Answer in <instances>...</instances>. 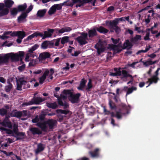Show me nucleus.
Returning a JSON list of instances; mask_svg holds the SVG:
<instances>
[{
    "label": "nucleus",
    "instance_id": "obj_52",
    "mask_svg": "<svg viewBox=\"0 0 160 160\" xmlns=\"http://www.w3.org/2000/svg\"><path fill=\"white\" fill-rule=\"evenodd\" d=\"M152 61L149 60L146 62L142 61L143 65L146 67H147L150 65H152Z\"/></svg>",
    "mask_w": 160,
    "mask_h": 160
},
{
    "label": "nucleus",
    "instance_id": "obj_43",
    "mask_svg": "<svg viewBox=\"0 0 160 160\" xmlns=\"http://www.w3.org/2000/svg\"><path fill=\"white\" fill-rule=\"evenodd\" d=\"M109 104L111 109L116 110L117 109V106L111 100L109 101Z\"/></svg>",
    "mask_w": 160,
    "mask_h": 160
},
{
    "label": "nucleus",
    "instance_id": "obj_12",
    "mask_svg": "<svg viewBox=\"0 0 160 160\" xmlns=\"http://www.w3.org/2000/svg\"><path fill=\"white\" fill-rule=\"evenodd\" d=\"M46 122L50 130H52L53 129L57 123L56 120L53 119H48L46 121Z\"/></svg>",
    "mask_w": 160,
    "mask_h": 160
},
{
    "label": "nucleus",
    "instance_id": "obj_60",
    "mask_svg": "<svg viewBox=\"0 0 160 160\" xmlns=\"http://www.w3.org/2000/svg\"><path fill=\"white\" fill-rule=\"evenodd\" d=\"M46 78L42 76L40 77L39 78V82L40 84H42L44 81L46 79Z\"/></svg>",
    "mask_w": 160,
    "mask_h": 160
},
{
    "label": "nucleus",
    "instance_id": "obj_58",
    "mask_svg": "<svg viewBox=\"0 0 160 160\" xmlns=\"http://www.w3.org/2000/svg\"><path fill=\"white\" fill-rule=\"evenodd\" d=\"M55 7L56 8V10H59L62 9V5H63V4H62L61 5V4H56L54 5Z\"/></svg>",
    "mask_w": 160,
    "mask_h": 160
},
{
    "label": "nucleus",
    "instance_id": "obj_10",
    "mask_svg": "<svg viewBox=\"0 0 160 160\" xmlns=\"http://www.w3.org/2000/svg\"><path fill=\"white\" fill-rule=\"evenodd\" d=\"M54 48V42L53 41H45L43 42L41 45V48L45 49L48 48Z\"/></svg>",
    "mask_w": 160,
    "mask_h": 160
},
{
    "label": "nucleus",
    "instance_id": "obj_1",
    "mask_svg": "<svg viewBox=\"0 0 160 160\" xmlns=\"http://www.w3.org/2000/svg\"><path fill=\"white\" fill-rule=\"evenodd\" d=\"M124 18H116L112 21H106V24L109 27L110 32H113L114 31L117 34L120 33L121 29L118 25V24L119 21H124Z\"/></svg>",
    "mask_w": 160,
    "mask_h": 160
},
{
    "label": "nucleus",
    "instance_id": "obj_33",
    "mask_svg": "<svg viewBox=\"0 0 160 160\" xmlns=\"http://www.w3.org/2000/svg\"><path fill=\"white\" fill-rule=\"evenodd\" d=\"M94 48L95 49L97 50V52L98 55L104 52L105 51V48L103 47H100V46L99 45H97V44H96L94 46Z\"/></svg>",
    "mask_w": 160,
    "mask_h": 160
},
{
    "label": "nucleus",
    "instance_id": "obj_29",
    "mask_svg": "<svg viewBox=\"0 0 160 160\" xmlns=\"http://www.w3.org/2000/svg\"><path fill=\"white\" fill-rule=\"evenodd\" d=\"M88 37L89 38H92L97 35V33L95 28L89 30L88 32Z\"/></svg>",
    "mask_w": 160,
    "mask_h": 160
},
{
    "label": "nucleus",
    "instance_id": "obj_32",
    "mask_svg": "<svg viewBox=\"0 0 160 160\" xmlns=\"http://www.w3.org/2000/svg\"><path fill=\"white\" fill-rule=\"evenodd\" d=\"M96 30L99 32L104 34L107 33L109 31L108 29L102 26H100L99 28H97Z\"/></svg>",
    "mask_w": 160,
    "mask_h": 160
},
{
    "label": "nucleus",
    "instance_id": "obj_49",
    "mask_svg": "<svg viewBox=\"0 0 160 160\" xmlns=\"http://www.w3.org/2000/svg\"><path fill=\"white\" fill-rule=\"evenodd\" d=\"M7 113V110L4 108L0 109V115L2 116L6 115Z\"/></svg>",
    "mask_w": 160,
    "mask_h": 160
},
{
    "label": "nucleus",
    "instance_id": "obj_41",
    "mask_svg": "<svg viewBox=\"0 0 160 160\" xmlns=\"http://www.w3.org/2000/svg\"><path fill=\"white\" fill-rule=\"evenodd\" d=\"M18 12L17 8H12L10 11V13L11 15L15 16L17 15Z\"/></svg>",
    "mask_w": 160,
    "mask_h": 160
},
{
    "label": "nucleus",
    "instance_id": "obj_27",
    "mask_svg": "<svg viewBox=\"0 0 160 160\" xmlns=\"http://www.w3.org/2000/svg\"><path fill=\"white\" fill-rule=\"evenodd\" d=\"M12 114V117H15L19 118L22 116V112L21 111H17L16 110L13 111Z\"/></svg>",
    "mask_w": 160,
    "mask_h": 160
},
{
    "label": "nucleus",
    "instance_id": "obj_47",
    "mask_svg": "<svg viewBox=\"0 0 160 160\" xmlns=\"http://www.w3.org/2000/svg\"><path fill=\"white\" fill-rule=\"evenodd\" d=\"M12 87L13 86L12 84L10 82H9V85L6 86L5 87V89L6 92H9L12 88Z\"/></svg>",
    "mask_w": 160,
    "mask_h": 160
},
{
    "label": "nucleus",
    "instance_id": "obj_21",
    "mask_svg": "<svg viewBox=\"0 0 160 160\" xmlns=\"http://www.w3.org/2000/svg\"><path fill=\"white\" fill-rule=\"evenodd\" d=\"M4 7L5 8H7L9 10L14 3V2L12 0H4Z\"/></svg>",
    "mask_w": 160,
    "mask_h": 160
},
{
    "label": "nucleus",
    "instance_id": "obj_42",
    "mask_svg": "<svg viewBox=\"0 0 160 160\" xmlns=\"http://www.w3.org/2000/svg\"><path fill=\"white\" fill-rule=\"evenodd\" d=\"M9 10L7 8H5L2 12H0V17L7 15L9 13Z\"/></svg>",
    "mask_w": 160,
    "mask_h": 160
},
{
    "label": "nucleus",
    "instance_id": "obj_30",
    "mask_svg": "<svg viewBox=\"0 0 160 160\" xmlns=\"http://www.w3.org/2000/svg\"><path fill=\"white\" fill-rule=\"evenodd\" d=\"M9 54L8 53L4 54L3 55V54H1L2 63H6L8 62L9 59L8 55Z\"/></svg>",
    "mask_w": 160,
    "mask_h": 160
},
{
    "label": "nucleus",
    "instance_id": "obj_23",
    "mask_svg": "<svg viewBox=\"0 0 160 160\" xmlns=\"http://www.w3.org/2000/svg\"><path fill=\"white\" fill-rule=\"evenodd\" d=\"M87 82V80L84 78L82 79L80 82L79 86L77 87V89L79 90H83Z\"/></svg>",
    "mask_w": 160,
    "mask_h": 160
},
{
    "label": "nucleus",
    "instance_id": "obj_13",
    "mask_svg": "<svg viewBox=\"0 0 160 160\" xmlns=\"http://www.w3.org/2000/svg\"><path fill=\"white\" fill-rule=\"evenodd\" d=\"M51 54L49 52H44L39 54L38 59L39 61H43L47 58H49Z\"/></svg>",
    "mask_w": 160,
    "mask_h": 160
},
{
    "label": "nucleus",
    "instance_id": "obj_26",
    "mask_svg": "<svg viewBox=\"0 0 160 160\" xmlns=\"http://www.w3.org/2000/svg\"><path fill=\"white\" fill-rule=\"evenodd\" d=\"M159 80V78L158 77L153 76L151 78L148 79L149 81V84L148 86H147V87H148L152 83H156Z\"/></svg>",
    "mask_w": 160,
    "mask_h": 160
},
{
    "label": "nucleus",
    "instance_id": "obj_2",
    "mask_svg": "<svg viewBox=\"0 0 160 160\" xmlns=\"http://www.w3.org/2000/svg\"><path fill=\"white\" fill-rule=\"evenodd\" d=\"M63 92L64 94L68 95V99L72 103L79 102L80 97L81 96L80 93H78L75 94H74L70 90H64Z\"/></svg>",
    "mask_w": 160,
    "mask_h": 160
},
{
    "label": "nucleus",
    "instance_id": "obj_38",
    "mask_svg": "<svg viewBox=\"0 0 160 160\" xmlns=\"http://www.w3.org/2000/svg\"><path fill=\"white\" fill-rule=\"evenodd\" d=\"M61 43L63 45H64L65 43L69 42V37L68 36H64L61 38Z\"/></svg>",
    "mask_w": 160,
    "mask_h": 160
},
{
    "label": "nucleus",
    "instance_id": "obj_25",
    "mask_svg": "<svg viewBox=\"0 0 160 160\" xmlns=\"http://www.w3.org/2000/svg\"><path fill=\"white\" fill-rule=\"evenodd\" d=\"M28 15L26 12H23L18 17L17 21L18 23H20L23 21L27 17Z\"/></svg>",
    "mask_w": 160,
    "mask_h": 160
},
{
    "label": "nucleus",
    "instance_id": "obj_45",
    "mask_svg": "<svg viewBox=\"0 0 160 160\" xmlns=\"http://www.w3.org/2000/svg\"><path fill=\"white\" fill-rule=\"evenodd\" d=\"M54 96L56 98H57L58 99V104L59 105H63V103L61 101V99L59 97V96L58 95V94L57 93H54Z\"/></svg>",
    "mask_w": 160,
    "mask_h": 160
},
{
    "label": "nucleus",
    "instance_id": "obj_35",
    "mask_svg": "<svg viewBox=\"0 0 160 160\" xmlns=\"http://www.w3.org/2000/svg\"><path fill=\"white\" fill-rule=\"evenodd\" d=\"M40 34H38V32H36L33 33L32 34L29 36L25 39L26 41H28L31 40L32 38L35 37H37Z\"/></svg>",
    "mask_w": 160,
    "mask_h": 160
},
{
    "label": "nucleus",
    "instance_id": "obj_36",
    "mask_svg": "<svg viewBox=\"0 0 160 160\" xmlns=\"http://www.w3.org/2000/svg\"><path fill=\"white\" fill-rule=\"evenodd\" d=\"M27 5L26 3L23 4L19 5L17 7V9L18 12H21L24 11L27 8Z\"/></svg>",
    "mask_w": 160,
    "mask_h": 160
},
{
    "label": "nucleus",
    "instance_id": "obj_14",
    "mask_svg": "<svg viewBox=\"0 0 160 160\" xmlns=\"http://www.w3.org/2000/svg\"><path fill=\"white\" fill-rule=\"evenodd\" d=\"M100 150L98 148H96L93 151H90L88 152V154L92 158H98L99 156Z\"/></svg>",
    "mask_w": 160,
    "mask_h": 160
},
{
    "label": "nucleus",
    "instance_id": "obj_62",
    "mask_svg": "<svg viewBox=\"0 0 160 160\" xmlns=\"http://www.w3.org/2000/svg\"><path fill=\"white\" fill-rule=\"evenodd\" d=\"M103 111L105 115H108L111 113V112L110 111H108L106 109L105 107H103Z\"/></svg>",
    "mask_w": 160,
    "mask_h": 160
},
{
    "label": "nucleus",
    "instance_id": "obj_56",
    "mask_svg": "<svg viewBox=\"0 0 160 160\" xmlns=\"http://www.w3.org/2000/svg\"><path fill=\"white\" fill-rule=\"evenodd\" d=\"M0 151L3 152L4 154L6 155L7 156H10L11 155L13 154V152H9L8 153L6 151H5L2 150L0 149Z\"/></svg>",
    "mask_w": 160,
    "mask_h": 160
},
{
    "label": "nucleus",
    "instance_id": "obj_40",
    "mask_svg": "<svg viewBox=\"0 0 160 160\" xmlns=\"http://www.w3.org/2000/svg\"><path fill=\"white\" fill-rule=\"evenodd\" d=\"M137 89V88L136 87L132 86L131 88H128V90L127 92L126 96L128 95L129 94L133 92V91H136Z\"/></svg>",
    "mask_w": 160,
    "mask_h": 160
},
{
    "label": "nucleus",
    "instance_id": "obj_28",
    "mask_svg": "<svg viewBox=\"0 0 160 160\" xmlns=\"http://www.w3.org/2000/svg\"><path fill=\"white\" fill-rule=\"evenodd\" d=\"M55 29H58V35L59 34H62L65 32H70L72 30V29L69 27H67L65 28H62L60 29L58 28H55ZM57 31V30H56Z\"/></svg>",
    "mask_w": 160,
    "mask_h": 160
},
{
    "label": "nucleus",
    "instance_id": "obj_61",
    "mask_svg": "<svg viewBox=\"0 0 160 160\" xmlns=\"http://www.w3.org/2000/svg\"><path fill=\"white\" fill-rule=\"evenodd\" d=\"M6 126H7L8 128L11 129L12 128V126L11 122L9 121V122H6Z\"/></svg>",
    "mask_w": 160,
    "mask_h": 160
},
{
    "label": "nucleus",
    "instance_id": "obj_57",
    "mask_svg": "<svg viewBox=\"0 0 160 160\" xmlns=\"http://www.w3.org/2000/svg\"><path fill=\"white\" fill-rule=\"evenodd\" d=\"M13 128L12 130L14 134L16 133L17 132H18V126L16 124H14L13 125Z\"/></svg>",
    "mask_w": 160,
    "mask_h": 160
},
{
    "label": "nucleus",
    "instance_id": "obj_9",
    "mask_svg": "<svg viewBox=\"0 0 160 160\" xmlns=\"http://www.w3.org/2000/svg\"><path fill=\"white\" fill-rule=\"evenodd\" d=\"M128 77L130 78L129 81L130 83L131 84H132L134 76H133L129 74L128 72L127 71H123V76H121L120 77L121 79L124 82H126L128 80Z\"/></svg>",
    "mask_w": 160,
    "mask_h": 160
},
{
    "label": "nucleus",
    "instance_id": "obj_46",
    "mask_svg": "<svg viewBox=\"0 0 160 160\" xmlns=\"http://www.w3.org/2000/svg\"><path fill=\"white\" fill-rule=\"evenodd\" d=\"M57 112L58 113L66 115L69 112V111L68 110L58 109Z\"/></svg>",
    "mask_w": 160,
    "mask_h": 160
},
{
    "label": "nucleus",
    "instance_id": "obj_17",
    "mask_svg": "<svg viewBox=\"0 0 160 160\" xmlns=\"http://www.w3.org/2000/svg\"><path fill=\"white\" fill-rule=\"evenodd\" d=\"M29 131L33 135H41L42 132V131L37 128L31 127L30 128Z\"/></svg>",
    "mask_w": 160,
    "mask_h": 160
},
{
    "label": "nucleus",
    "instance_id": "obj_20",
    "mask_svg": "<svg viewBox=\"0 0 160 160\" xmlns=\"http://www.w3.org/2000/svg\"><path fill=\"white\" fill-rule=\"evenodd\" d=\"M45 145L42 143H39L37 145V149L35 150V153L36 154H38L39 152L43 151L45 149Z\"/></svg>",
    "mask_w": 160,
    "mask_h": 160
},
{
    "label": "nucleus",
    "instance_id": "obj_37",
    "mask_svg": "<svg viewBox=\"0 0 160 160\" xmlns=\"http://www.w3.org/2000/svg\"><path fill=\"white\" fill-rule=\"evenodd\" d=\"M46 11V9L39 10L37 13V15L39 17H42L45 15Z\"/></svg>",
    "mask_w": 160,
    "mask_h": 160
},
{
    "label": "nucleus",
    "instance_id": "obj_4",
    "mask_svg": "<svg viewBox=\"0 0 160 160\" xmlns=\"http://www.w3.org/2000/svg\"><path fill=\"white\" fill-rule=\"evenodd\" d=\"M8 54H10L8 55L9 58H11L12 61H18L19 60L22 61L24 54V52L23 51H19L18 54L14 53L13 52H11Z\"/></svg>",
    "mask_w": 160,
    "mask_h": 160
},
{
    "label": "nucleus",
    "instance_id": "obj_11",
    "mask_svg": "<svg viewBox=\"0 0 160 160\" xmlns=\"http://www.w3.org/2000/svg\"><path fill=\"white\" fill-rule=\"evenodd\" d=\"M10 35L12 37L18 36L19 38L23 39L25 37L26 34L24 31H18L13 32Z\"/></svg>",
    "mask_w": 160,
    "mask_h": 160
},
{
    "label": "nucleus",
    "instance_id": "obj_55",
    "mask_svg": "<svg viewBox=\"0 0 160 160\" xmlns=\"http://www.w3.org/2000/svg\"><path fill=\"white\" fill-rule=\"evenodd\" d=\"M36 64V60L32 59L30 61L29 63V66H34Z\"/></svg>",
    "mask_w": 160,
    "mask_h": 160
},
{
    "label": "nucleus",
    "instance_id": "obj_53",
    "mask_svg": "<svg viewBox=\"0 0 160 160\" xmlns=\"http://www.w3.org/2000/svg\"><path fill=\"white\" fill-rule=\"evenodd\" d=\"M61 39V38H59L53 40V41H55L54 45L55 46L57 47L59 45Z\"/></svg>",
    "mask_w": 160,
    "mask_h": 160
},
{
    "label": "nucleus",
    "instance_id": "obj_39",
    "mask_svg": "<svg viewBox=\"0 0 160 160\" xmlns=\"http://www.w3.org/2000/svg\"><path fill=\"white\" fill-rule=\"evenodd\" d=\"M92 87V80L91 79H89L88 82V83L87 87L86 88V90L87 92L90 91Z\"/></svg>",
    "mask_w": 160,
    "mask_h": 160
},
{
    "label": "nucleus",
    "instance_id": "obj_5",
    "mask_svg": "<svg viewBox=\"0 0 160 160\" xmlns=\"http://www.w3.org/2000/svg\"><path fill=\"white\" fill-rule=\"evenodd\" d=\"M81 36L76 38L75 40L81 45H83L88 43L87 40L88 39V34L87 33L82 32L80 33Z\"/></svg>",
    "mask_w": 160,
    "mask_h": 160
},
{
    "label": "nucleus",
    "instance_id": "obj_19",
    "mask_svg": "<svg viewBox=\"0 0 160 160\" xmlns=\"http://www.w3.org/2000/svg\"><path fill=\"white\" fill-rule=\"evenodd\" d=\"M59 98H61V101L63 103V105L60 106L63 107V108L65 109L68 108L69 107L68 103L65 100V99H66V97L63 95L61 94L60 96H59Z\"/></svg>",
    "mask_w": 160,
    "mask_h": 160
},
{
    "label": "nucleus",
    "instance_id": "obj_3",
    "mask_svg": "<svg viewBox=\"0 0 160 160\" xmlns=\"http://www.w3.org/2000/svg\"><path fill=\"white\" fill-rule=\"evenodd\" d=\"M16 85L17 90L21 91L22 90V87L24 89L29 88L30 87V85L28 83V82L23 80V78H19L18 79L16 78Z\"/></svg>",
    "mask_w": 160,
    "mask_h": 160
},
{
    "label": "nucleus",
    "instance_id": "obj_34",
    "mask_svg": "<svg viewBox=\"0 0 160 160\" xmlns=\"http://www.w3.org/2000/svg\"><path fill=\"white\" fill-rule=\"evenodd\" d=\"M46 105L48 107L53 109H55L58 108V105L56 102L53 103L47 102Z\"/></svg>",
    "mask_w": 160,
    "mask_h": 160
},
{
    "label": "nucleus",
    "instance_id": "obj_24",
    "mask_svg": "<svg viewBox=\"0 0 160 160\" xmlns=\"http://www.w3.org/2000/svg\"><path fill=\"white\" fill-rule=\"evenodd\" d=\"M118 45L114 44L110 45V48L113 50L114 53H119L122 50V49L118 47Z\"/></svg>",
    "mask_w": 160,
    "mask_h": 160
},
{
    "label": "nucleus",
    "instance_id": "obj_7",
    "mask_svg": "<svg viewBox=\"0 0 160 160\" xmlns=\"http://www.w3.org/2000/svg\"><path fill=\"white\" fill-rule=\"evenodd\" d=\"M46 100L45 98H42L39 97H34L31 100L28 102H26L25 104L27 106L31 105L33 104H39Z\"/></svg>",
    "mask_w": 160,
    "mask_h": 160
},
{
    "label": "nucleus",
    "instance_id": "obj_31",
    "mask_svg": "<svg viewBox=\"0 0 160 160\" xmlns=\"http://www.w3.org/2000/svg\"><path fill=\"white\" fill-rule=\"evenodd\" d=\"M120 110L116 112V114H115L113 112H111L110 114L112 117H115L118 119H120L122 118V115H121Z\"/></svg>",
    "mask_w": 160,
    "mask_h": 160
},
{
    "label": "nucleus",
    "instance_id": "obj_15",
    "mask_svg": "<svg viewBox=\"0 0 160 160\" xmlns=\"http://www.w3.org/2000/svg\"><path fill=\"white\" fill-rule=\"evenodd\" d=\"M15 135L14 134L12 135V136H13L16 138V140H20L24 138L25 136V133L24 132H18L15 134Z\"/></svg>",
    "mask_w": 160,
    "mask_h": 160
},
{
    "label": "nucleus",
    "instance_id": "obj_6",
    "mask_svg": "<svg viewBox=\"0 0 160 160\" xmlns=\"http://www.w3.org/2000/svg\"><path fill=\"white\" fill-rule=\"evenodd\" d=\"M119 107L118 111L120 110L121 112V115H125L126 114H128L129 113V111L131 108L130 106L128 105L127 106L125 104L121 103L118 105Z\"/></svg>",
    "mask_w": 160,
    "mask_h": 160
},
{
    "label": "nucleus",
    "instance_id": "obj_48",
    "mask_svg": "<svg viewBox=\"0 0 160 160\" xmlns=\"http://www.w3.org/2000/svg\"><path fill=\"white\" fill-rule=\"evenodd\" d=\"M150 31H148L147 29H146L145 30V32L146 33L145 36L144 37V39L145 40H150V38H149L150 37Z\"/></svg>",
    "mask_w": 160,
    "mask_h": 160
},
{
    "label": "nucleus",
    "instance_id": "obj_44",
    "mask_svg": "<svg viewBox=\"0 0 160 160\" xmlns=\"http://www.w3.org/2000/svg\"><path fill=\"white\" fill-rule=\"evenodd\" d=\"M54 5H53L50 8L48 12V13L49 15H52L56 12V10Z\"/></svg>",
    "mask_w": 160,
    "mask_h": 160
},
{
    "label": "nucleus",
    "instance_id": "obj_18",
    "mask_svg": "<svg viewBox=\"0 0 160 160\" xmlns=\"http://www.w3.org/2000/svg\"><path fill=\"white\" fill-rule=\"evenodd\" d=\"M131 42H130L128 39L126 40L123 44L122 48L123 49H125L127 48V50L131 48L133 46V44Z\"/></svg>",
    "mask_w": 160,
    "mask_h": 160
},
{
    "label": "nucleus",
    "instance_id": "obj_22",
    "mask_svg": "<svg viewBox=\"0 0 160 160\" xmlns=\"http://www.w3.org/2000/svg\"><path fill=\"white\" fill-rule=\"evenodd\" d=\"M130 41L133 43H136L139 41L141 40V36L139 35H137L134 37L132 36L130 37Z\"/></svg>",
    "mask_w": 160,
    "mask_h": 160
},
{
    "label": "nucleus",
    "instance_id": "obj_59",
    "mask_svg": "<svg viewBox=\"0 0 160 160\" xmlns=\"http://www.w3.org/2000/svg\"><path fill=\"white\" fill-rule=\"evenodd\" d=\"M39 118L38 116H37L35 118H34L32 119V122L33 123H38V122H39Z\"/></svg>",
    "mask_w": 160,
    "mask_h": 160
},
{
    "label": "nucleus",
    "instance_id": "obj_64",
    "mask_svg": "<svg viewBox=\"0 0 160 160\" xmlns=\"http://www.w3.org/2000/svg\"><path fill=\"white\" fill-rule=\"evenodd\" d=\"M6 133L8 134H13V133H14L13 131L10 129H6Z\"/></svg>",
    "mask_w": 160,
    "mask_h": 160
},
{
    "label": "nucleus",
    "instance_id": "obj_50",
    "mask_svg": "<svg viewBox=\"0 0 160 160\" xmlns=\"http://www.w3.org/2000/svg\"><path fill=\"white\" fill-rule=\"evenodd\" d=\"M47 115V114L45 113H42L40 114L38 117L39 120L41 121H43L45 118V116Z\"/></svg>",
    "mask_w": 160,
    "mask_h": 160
},
{
    "label": "nucleus",
    "instance_id": "obj_8",
    "mask_svg": "<svg viewBox=\"0 0 160 160\" xmlns=\"http://www.w3.org/2000/svg\"><path fill=\"white\" fill-rule=\"evenodd\" d=\"M56 30H58V29L48 28L47 31L44 32V34L42 33L38 32L39 36L42 38V39H44L47 38L51 37L54 32Z\"/></svg>",
    "mask_w": 160,
    "mask_h": 160
},
{
    "label": "nucleus",
    "instance_id": "obj_16",
    "mask_svg": "<svg viewBox=\"0 0 160 160\" xmlns=\"http://www.w3.org/2000/svg\"><path fill=\"white\" fill-rule=\"evenodd\" d=\"M36 126L39 127L44 132H46L48 128L47 125L46 121H44L42 122H40L36 124Z\"/></svg>",
    "mask_w": 160,
    "mask_h": 160
},
{
    "label": "nucleus",
    "instance_id": "obj_51",
    "mask_svg": "<svg viewBox=\"0 0 160 160\" xmlns=\"http://www.w3.org/2000/svg\"><path fill=\"white\" fill-rule=\"evenodd\" d=\"M121 68H114V70L115 71V72L117 73L118 72H121V76H123V72L124 71H126L125 70H123L122 71H121Z\"/></svg>",
    "mask_w": 160,
    "mask_h": 160
},
{
    "label": "nucleus",
    "instance_id": "obj_54",
    "mask_svg": "<svg viewBox=\"0 0 160 160\" xmlns=\"http://www.w3.org/2000/svg\"><path fill=\"white\" fill-rule=\"evenodd\" d=\"M109 75L111 76H121V72H118L117 73L110 72Z\"/></svg>",
    "mask_w": 160,
    "mask_h": 160
},
{
    "label": "nucleus",
    "instance_id": "obj_63",
    "mask_svg": "<svg viewBox=\"0 0 160 160\" xmlns=\"http://www.w3.org/2000/svg\"><path fill=\"white\" fill-rule=\"evenodd\" d=\"M128 33H129L131 35H132L133 34V32L130 29H128L126 30L125 34H127Z\"/></svg>",
    "mask_w": 160,
    "mask_h": 160
}]
</instances>
